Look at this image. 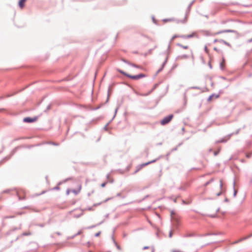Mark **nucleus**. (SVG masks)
I'll return each instance as SVG.
<instances>
[{"label": "nucleus", "mask_w": 252, "mask_h": 252, "mask_svg": "<svg viewBox=\"0 0 252 252\" xmlns=\"http://www.w3.org/2000/svg\"><path fill=\"white\" fill-rule=\"evenodd\" d=\"M96 225H92V226H89L87 228V229H91V228H94V227H95Z\"/></svg>", "instance_id": "4c0bfd02"}, {"label": "nucleus", "mask_w": 252, "mask_h": 252, "mask_svg": "<svg viewBox=\"0 0 252 252\" xmlns=\"http://www.w3.org/2000/svg\"><path fill=\"white\" fill-rule=\"evenodd\" d=\"M9 192V190H6L4 191V192L7 193Z\"/></svg>", "instance_id": "bf43d9fd"}, {"label": "nucleus", "mask_w": 252, "mask_h": 252, "mask_svg": "<svg viewBox=\"0 0 252 252\" xmlns=\"http://www.w3.org/2000/svg\"><path fill=\"white\" fill-rule=\"evenodd\" d=\"M149 164H150V162H146V163H143V164H141V167H144V166H146V165H149Z\"/></svg>", "instance_id": "cd10ccee"}, {"label": "nucleus", "mask_w": 252, "mask_h": 252, "mask_svg": "<svg viewBox=\"0 0 252 252\" xmlns=\"http://www.w3.org/2000/svg\"><path fill=\"white\" fill-rule=\"evenodd\" d=\"M117 70H118V71L119 72H120V73L124 75L125 76H126V77H127V75H129L128 74L126 73V72H124V71H123V70H122L121 69H118Z\"/></svg>", "instance_id": "2eb2a0df"}, {"label": "nucleus", "mask_w": 252, "mask_h": 252, "mask_svg": "<svg viewBox=\"0 0 252 252\" xmlns=\"http://www.w3.org/2000/svg\"><path fill=\"white\" fill-rule=\"evenodd\" d=\"M246 239H247V238H246V237H243V238H241V239H240L238 240L237 241H235L234 242H233V244H237V243H239V242H242V241L245 240H246Z\"/></svg>", "instance_id": "4468645a"}, {"label": "nucleus", "mask_w": 252, "mask_h": 252, "mask_svg": "<svg viewBox=\"0 0 252 252\" xmlns=\"http://www.w3.org/2000/svg\"><path fill=\"white\" fill-rule=\"evenodd\" d=\"M172 236V231L170 230V232H169V237L170 238H171Z\"/></svg>", "instance_id": "f704fd0d"}, {"label": "nucleus", "mask_w": 252, "mask_h": 252, "mask_svg": "<svg viewBox=\"0 0 252 252\" xmlns=\"http://www.w3.org/2000/svg\"><path fill=\"white\" fill-rule=\"evenodd\" d=\"M214 181V179L213 178H212L209 181H208V182H207L205 184H204V186L206 187L207 186H208L209 184H210L211 183H212V182H213Z\"/></svg>", "instance_id": "412c9836"}, {"label": "nucleus", "mask_w": 252, "mask_h": 252, "mask_svg": "<svg viewBox=\"0 0 252 252\" xmlns=\"http://www.w3.org/2000/svg\"><path fill=\"white\" fill-rule=\"evenodd\" d=\"M122 61L123 62H124V63H127V64H128V65H130V64L131 63H130V62H129L128 61H127L125 59H122Z\"/></svg>", "instance_id": "bb28decb"}, {"label": "nucleus", "mask_w": 252, "mask_h": 252, "mask_svg": "<svg viewBox=\"0 0 252 252\" xmlns=\"http://www.w3.org/2000/svg\"><path fill=\"white\" fill-rule=\"evenodd\" d=\"M209 67H210V68H212V65H211V64L210 63H209Z\"/></svg>", "instance_id": "5fc2aeb1"}, {"label": "nucleus", "mask_w": 252, "mask_h": 252, "mask_svg": "<svg viewBox=\"0 0 252 252\" xmlns=\"http://www.w3.org/2000/svg\"><path fill=\"white\" fill-rule=\"evenodd\" d=\"M130 65L133 66V67H136V68H141L140 66H139L138 65H136L135 64H134V63H132L130 64Z\"/></svg>", "instance_id": "a878e982"}, {"label": "nucleus", "mask_w": 252, "mask_h": 252, "mask_svg": "<svg viewBox=\"0 0 252 252\" xmlns=\"http://www.w3.org/2000/svg\"><path fill=\"white\" fill-rule=\"evenodd\" d=\"M82 231L81 230H80L77 233L75 234V235L72 236L71 238H74L75 237H76V236L78 235H80L82 233Z\"/></svg>", "instance_id": "5701e85b"}, {"label": "nucleus", "mask_w": 252, "mask_h": 252, "mask_svg": "<svg viewBox=\"0 0 252 252\" xmlns=\"http://www.w3.org/2000/svg\"><path fill=\"white\" fill-rule=\"evenodd\" d=\"M174 214V213L173 211H172L171 212V217H172V218L173 217L172 216H173V215Z\"/></svg>", "instance_id": "a18cd8bd"}, {"label": "nucleus", "mask_w": 252, "mask_h": 252, "mask_svg": "<svg viewBox=\"0 0 252 252\" xmlns=\"http://www.w3.org/2000/svg\"><path fill=\"white\" fill-rule=\"evenodd\" d=\"M56 233L57 235H61V233H60V232H57Z\"/></svg>", "instance_id": "603ef678"}, {"label": "nucleus", "mask_w": 252, "mask_h": 252, "mask_svg": "<svg viewBox=\"0 0 252 252\" xmlns=\"http://www.w3.org/2000/svg\"><path fill=\"white\" fill-rule=\"evenodd\" d=\"M193 2H194V0H193V1H192V2H191L189 4V5L188 6V8L189 9L190 8V7H191V6H192V5L193 4Z\"/></svg>", "instance_id": "7c9ffc66"}, {"label": "nucleus", "mask_w": 252, "mask_h": 252, "mask_svg": "<svg viewBox=\"0 0 252 252\" xmlns=\"http://www.w3.org/2000/svg\"><path fill=\"white\" fill-rule=\"evenodd\" d=\"M214 50H215V51H218V49H217V48H216V47H215V48H214Z\"/></svg>", "instance_id": "13d9d810"}, {"label": "nucleus", "mask_w": 252, "mask_h": 252, "mask_svg": "<svg viewBox=\"0 0 252 252\" xmlns=\"http://www.w3.org/2000/svg\"><path fill=\"white\" fill-rule=\"evenodd\" d=\"M248 42H249V43L252 42V38H251V39H249V40H248Z\"/></svg>", "instance_id": "49530a36"}, {"label": "nucleus", "mask_w": 252, "mask_h": 252, "mask_svg": "<svg viewBox=\"0 0 252 252\" xmlns=\"http://www.w3.org/2000/svg\"><path fill=\"white\" fill-rule=\"evenodd\" d=\"M167 59H168V57H167L166 58L164 62L162 64V67L158 70V71H157L158 73L160 72L162 70L163 68L164 67V66L165 65V63H166Z\"/></svg>", "instance_id": "6e6552de"}, {"label": "nucleus", "mask_w": 252, "mask_h": 252, "mask_svg": "<svg viewBox=\"0 0 252 252\" xmlns=\"http://www.w3.org/2000/svg\"><path fill=\"white\" fill-rule=\"evenodd\" d=\"M219 42L222 43L228 46L231 47V45L229 43L227 42L226 41L223 39H220Z\"/></svg>", "instance_id": "f8f14e48"}, {"label": "nucleus", "mask_w": 252, "mask_h": 252, "mask_svg": "<svg viewBox=\"0 0 252 252\" xmlns=\"http://www.w3.org/2000/svg\"><path fill=\"white\" fill-rule=\"evenodd\" d=\"M205 50L206 52H208V49H207V47L206 46L205 47Z\"/></svg>", "instance_id": "8fccbe9b"}, {"label": "nucleus", "mask_w": 252, "mask_h": 252, "mask_svg": "<svg viewBox=\"0 0 252 252\" xmlns=\"http://www.w3.org/2000/svg\"><path fill=\"white\" fill-rule=\"evenodd\" d=\"M106 184H107V182L103 183L102 184H101V186L102 188H104V187H105V186H106Z\"/></svg>", "instance_id": "473e14b6"}, {"label": "nucleus", "mask_w": 252, "mask_h": 252, "mask_svg": "<svg viewBox=\"0 0 252 252\" xmlns=\"http://www.w3.org/2000/svg\"><path fill=\"white\" fill-rule=\"evenodd\" d=\"M222 186H223V183H222V181L221 180H220V188L221 189L222 188Z\"/></svg>", "instance_id": "2f4dec72"}, {"label": "nucleus", "mask_w": 252, "mask_h": 252, "mask_svg": "<svg viewBox=\"0 0 252 252\" xmlns=\"http://www.w3.org/2000/svg\"><path fill=\"white\" fill-rule=\"evenodd\" d=\"M140 169V168H139L138 169H137L135 171V173H137L139 170Z\"/></svg>", "instance_id": "864d4df0"}, {"label": "nucleus", "mask_w": 252, "mask_h": 252, "mask_svg": "<svg viewBox=\"0 0 252 252\" xmlns=\"http://www.w3.org/2000/svg\"><path fill=\"white\" fill-rule=\"evenodd\" d=\"M251 237H252V233L251 234L248 235V236L245 237L247 238V239H248V238H250Z\"/></svg>", "instance_id": "79ce46f5"}, {"label": "nucleus", "mask_w": 252, "mask_h": 252, "mask_svg": "<svg viewBox=\"0 0 252 252\" xmlns=\"http://www.w3.org/2000/svg\"><path fill=\"white\" fill-rule=\"evenodd\" d=\"M117 70H118V71L119 72H120V73L124 75L125 76H126V77H127V75H129L128 74L126 73V72H124V71H123V70H122L121 69H118Z\"/></svg>", "instance_id": "dca6fc26"}, {"label": "nucleus", "mask_w": 252, "mask_h": 252, "mask_svg": "<svg viewBox=\"0 0 252 252\" xmlns=\"http://www.w3.org/2000/svg\"><path fill=\"white\" fill-rule=\"evenodd\" d=\"M83 215V213L81 212L80 214L74 215V217L75 218H78L80 217L81 216H82Z\"/></svg>", "instance_id": "b1692460"}, {"label": "nucleus", "mask_w": 252, "mask_h": 252, "mask_svg": "<svg viewBox=\"0 0 252 252\" xmlns=\"http://www.w3.org/2000/svg\"><path fill=\"white\" fill-rule=\"evenodd\" d=\"M219 42V40H218V39H215L214 41V42L215 43V42Z\"/></svg>", "instance_id": "3c124183"}, {"label": "nucleus", "mask_w": 252, "mask_h": 252, "mask_svg": "<svg viewBox=\"0 0 252 252\" xmlns=\"http://www.w3.org/2000/svg\"><path fill=\"white\" fill-rule=\"evenodd\" d=\"M235 31L233 30H222L218 32H215L213 34L214 35H216L217 34L222 33H226V32H234Z\"/></svg>", "instance_id": "39448f33"}, {"label": "nucleus", "mask_w": 252, "mask_h": 252, "mask_svg": "<svg viewBox=\"0 0 252 252\" xmlns=\"http://www.w3.org/2000/svg\"><path fill=\"white\" fill-rule=\"evenodd\" d=\"M26 0H20L19 1V5L20 7L23 8L24 6V3Z\"/></svg>", "instance_id": "1a4fd4ad"}, {"label": "nucleus", "mask_w": 252, "mask_h": 252, "mask_svg": "<svg viewBox=\"0 0 252 252\" xmlns=\"http://www.w3.org/2000/svg\"><path fill=\"white\" fill-rule=\"evenodd\" d=\"M213 96H214V95H213V94H212V95H210V96H209V97L208 98V100H211V99H212V98L213 97Z\"/></svg>", "instance_id": "37998d69"}, {"label": "nucleus", "mask_w": 252, "mask_h": 252, "mask_svg": "<svg viewBox=\"0 0 252 252\" xmlns=\"http://www.w3.org/2000/svg\"><path fill=\"white\" fill-rule=\"evenodd\" d=\"M109 199H110L109 198H108V199H105L103 202H99V203H95V204H94L93 206H94V207L100 205V204H101L102 203V202H106Z\"/></svg>", "instance_id": "f3484780"}, {"label": "nucleus", "mask_w": 252, "mask_h": 252, "mask_svg": "<svg viewBox=\"0 0 252 252\" xmlns=\"http://www.w3.org/2000/svg\"><path fill=\"white\" fill-rule=\"evenodd\" d=\"M189 58V56L188 55L184 54L182 55L178 56L176 58L177 60H183V59H187Z\"/></svg>", "instance_id": "423d86ee"}, {"label": "nucleus", "mask_w": 252, "mask_h": 252, "mask_svg": "<svg viewBox=\"0 0 252 252\" xmlns=\"http://www.w3.org/2000/svg\"><path fill=\"white\" fill-rule=\"evenodd\" d=\"M100 233H101V232H100V231H99V232H97V233H95V237H98V236H99V235L100 234Z\"/></svg>", "instance_id": "c9c22d12"}, {"label": "nucleus", "mask_w": 252, "mask_h": 252, "mask_svg": "<svg viewBox=\"0 0 252 252\" xmlns=\"http://www.w3.org/2000/svg\"><path fill=\"white\" fill-rule=\"evenodd\" d=\"M118 109H119V107H117V108L115 109V115H114V117H113V118L112 120L115 118V116H116V114H117V111H118Z\"/></svg>", "instance_id": "c756f323"}, {"label": "nucleus", "mask_w": 252, "mask_h": 252, "mask_svg": "<svg viewBox=\"0 0 252 252\" xmlns=\"http://www.w3.org/2000/svg\"><path fill=\"white\" fill-rule=\"evenodd\" d=\"M32 235V233L30 231L28 232H23L22 234V236H30V235Z\"/></svg>", "instance_id": "aec40b11"}, {"label": "nucleus", "mask_w": 252, "mask_h": 252, "mask_svg": "<svg viewBox=\"0 0 252 252\" xmlns=\"http://www.w3.org/2000/svg\"><path fill=\"white\" fill-rule=\"evenodd\" d=\"M173 117V115L172 114L169 115L165 117H164L161 121L160 124L161 125H165L169 123L172 119Z\"/></svg>", "instance_id": "f257e3e1"}, {"label": "nucleus", "mask_w": 252, "mask_h": 252, "mask_svg": "<svg viewBox=\"0 0 252 252\" xmlns=\"http://www.w3.org/2000/svg\"><path fill=\"white\" fill-rule=\"evenodd\" d=\"M194 234L192 233H187L184 235V237H189L194 236Z\"/></svg>", "instance_id": "6ab92c4d"}, {"label": "nucleus", "mask_w": 252, "mask_h": 252, "mask_svg": "<svg viewBox=\"0 0 252 252\" xmlns=\"http://www.w3.org/2000/svg\"><path fill=\"white\" fill-rule=\"evenodd\" d=\"M112 239H113V242L115 244V246H116L117 248L119 250H121V247L119 245H118V244L117 243V242L115 241V240L114 239L113 237H112Z\"/></svg>", "instance_id": "a211bd4d"}, {"label": "nucleus", "mask_w": 252, "mask_h": 252, "mask_svg": "<svg viewBox=\"0 0 252 252\" xmlns=\"http://www.w3.org/2000/svg\"><path fill=\"white\" fill-rule=\"evenodd\" d=\"M220 68L221 70H223L224 68V59H223L222 61L220 63Z\"/></svg>", "instance_id": "9b49d317"}, {"label": "nucleus", "mask_w": 252, "mask_h": 252, "mask_svg": "<svg viewBox=\"0 0 252 252\" xmlns=\"http://www.w3.org/2000/svg\"><path fill=\"white\" fill-rule=\"evenodd\" d=\"M224 201L226 202H227L229 201V200L228 198H226L225 199H224Z\"/></svg>", "instance_id": "de8ad7c7"}, {"label": "nucleus", "mask_w": 252, "mask_h": 252, "mask_svg": "<svg viewBox=\"0 0 252 252\" xmlns=\"http://www.w3.org/2000/svg\"><path fill=\"white\" fill-rule=\"evenodd\" d=\"M220 150L219 149L218 151L214 152V155L217 156L220 152Z\"/></svg>", "instance_id": "72a5a7b5"}, {"label": "nucleus", "mask_w": 252, "mask_h": 252, "mask_svg": "<svg viewBox=\"0 0 252 252\" xmlns=\"http://www.w3.org/2000/svg\"><path fill=\"white\" fill-rule=\"evenodd\" d=\"M178 36L183 39H187V35H178Z\"/></svg>", "instance_id": "393cba45"}, {"label": "nucleus", "mask_w": 252, "mask_h": 252, "mask_svg": "<svg viewBox=\"0 0 252 252\" xmlns=\"http://www.w3.org/2000/svg\"><path fill=\"white\" fill-rule=\"evenodd\" d=\"M73 192H74L75 194H77V191L73 190Z\"/></svg>", "instance_id": "69168bd1"}, {"label": "nucleus", "mask_w": 252, "mask_h": 252, "mask_svg": "<svg viewBox=\"0 0 252 252\" xmlns=\"http://www.w3.org/2000/svg\"><path fill=\"white\" fill-rule=\"evenodd\" d=\"M39 226L40 227H43L44 226V224H39Z\"/></svg>", "instance_id": "680f3d73"}, {"label": "nucleus", "mask_w": 252, "mask_h": 252, "mask_svg": "<svg viewBox=\"0 0 252 252\" xmlns=\"http://www.w3.org/2000/svg\"><path fill=\"white\" fill-rule=\"evenodd\" d=\"M177 46L183 48V49H188L189 48V46H185V45H183L180 43H177Z\"/></svg>", "instance_id": "9d476101"}, {"label": "nucleus", "mask_w": 252, "mask_h": 252, "mask_svg": "<svg viewBox=\"0 0 252 252\" xmlns=\"http://www.w3.org/2000/svg\"><path fill=\"white\" fill-rule=\"evenodd\" d=\"M149 248V247L148 246H145L143 248V249L144 250H146V249H148Z\"/></svg>", "instance_id": "09e8293b"}, {"label": "nucleus", "mask_w": 252, "mask_h": 252, "mask_svg": "<svg viewBox=\"0 0 252 252\" xmlns=\"http://www.w3.org/2000/svg\"><path fill=\"white\" fill-rule=\"evenodd\" d=\"M37 120V118L34 117L32 118L30 117H26L24 119L23 121L26 123H32L35 122Z\"/></svg>", "instance_id": "20e7f679"}, {"label": "nucleus", "mask_w": 252, "mask_h": 252, "mask_svg": "<svg viewBox=\"0 0 252 252\" xmlns=\"http://www.w3.org/2000/svg\"><path fill=\"white\" fill-rule=\"evenodd\" d=\"M221 193H222L221 191H220V192H219V193H218L217 194V196H220V195L221 194Z\"/></svg>", "instance_id": "c03bdc74"}, {"label": "nucleus", "mask_w": 252, "mask_h": 252, "mask_svg": "<svg viewBox=\"0 0 252 252\" xmlns=\"http://www.w3.org/2000/svg\"><path fill=\"white\" fill-rule=\"evenodd\" d=\"M109 177H110V174H107V178L108 179L109 178Z\"/></svg>", "instance_id": "052dcab7"}, {"label": "nucleus", "mask_w": 252, "mask_h": 252, "mask_svg": "<svg viewBox=\"0 0 252 252\" xmlns=\"http://www.w3.org/2000/svg\"><path fill=\"white\" fill-rule=\"evenodd\" d=\"M109 124V123H107V124L105 125V126H104V129L105 130H107V126H108Z\"/></svg>", "instance_id": "e433bc0d"}, {"label": "nucleus", "mask_w": 252, "mask_h": 252, "mask_svg": "<svg viewBox=\"0 0 252 252\" xmlns=\"http://www.w3.org/2000/svg\"><path fill=\"white\" fill-rule=\"evenodd\" d=\"M25 199V197H21V196H19V200H24V199Z\"/></svg>", "instance_id": "a19ab883"}, {"label": "nucleus", "mask_w": 252, "mask_h": 252, "mask_svg": "<svg viewBox=\"0 0 252 252\" xmlns=\"http://www.w3.org/2000/svg\"><path fill=\"white\" fill-rule=\"evenodd\" d=\"M55 189H59V187H57L55 188Z\"/></svg>", "instance_id": "774afa93"}, {"label": "nucleus", "mask_w": 252, "mask_h": 252, "mask_svg": "<svg viewBox=\"0 0 252 252\" xmlns=\"http://www.w3.org/2000/svg\"><path fill=\"white\" fill-rule=\"evenodd\" d=\"M178 35L175 34L172 37L171 39H170V40L169 41V44L168 46V49H167L168 50L170 49L171 43L173 42V41L174 40V39L175 38L178 37Z\"/></svg>", "instance_id": "0eeeda50"}, {"label": "nucleus", "mask_w": 252, "mask_h": 252, "mask_svg": "<svg viewBox=\"0 0 252 252\" xmlns=\"http://www.w3.org/2000/svg\"><path fill=\"white\" fill-rule=\"evenodd\" d=\"M157 160H158V158L156 159H154V160H153L152 161H149V162H150V164H151L152 163H154V162H156Z\"/></svg>", "instance_id": "58836bf2"}, {"label": "nucleus", "mask_w": 252, "mask_h": 252, "mask_svg": "<svg viewBox=\"0 0 252 252\" xmlns=\"http://www.w3.org/2000/svg\"><path fill=\"white\" fill-rule=\"evenodd\" d=\"M144 77H145V75L143 73H140L136 75H131L130 74L127 75V77L134 80H138Z\"/></svg>", "instance_id": "f03ea898"}, {"label": "nucleus", "mask_w": 252, "mask_h": 252, "mask_svg": "<svg viewBox=\"0 0 252 252\" xmlns=\"http://www.w3.org/2000/svg\"><path fill=\"white\" fill-rule=\"evenodd\" d=\"M239 129H238V130L236 131V134H237L239 133Z\"/></svg>", "instance_id": "0e129e2a"}, {"label": "nucleus", "mask_w": 252, "mask_h": 252, "mask_svg": "<svg viewBox=\"0 0 252 252\" xmlns=\"http://www.w3.org/2000/svg\"><path fill=\"white\" fill-rule=\"evenodd\" d=\"M110 90L109 89L108 90V94H107V100H106V102H107L109 100V96H110V92H109Z\"/></svg>", "instance_id": "c85d7f7f"}, {"label": "nucleus", "mask_w": 252, "mask_h": 252, "mask_svg": "<svg viewBox=\"0 0 252 252\" xmlns=\"http://www.w3.org/2000/svg\"><path fill=\"white\" fill-rule=\"evenodd\" d=\"M195 34V33H192L191 34L187 35V39L193 37Z\"/></svg>", "instance_id": "4be33fe9"}, {"label": "nucleus", "mask_w": 252, "mask_h": 252, "mask_svg": "<svg viewBox=\"0 0 252 252\" xmlns=\"http://www.w3.org/2000/svg\"><path fill=\"white\" fill-rule=\"evenodd\" d=\"M172 252H178L176 250H173Z\"/></svg>", "instance_id": "338daca9"}, {"label": "nucleus", "mask_w": 252, "mask_h": 252, "mask_svg": "<svg viewBox=\"0 0 252 252\" xmlns=\"http://www.w3.org/2000/svg\"><path fill=\"white\" fill-rule=\"evenodd\" d=\"M183 203L184 204H188L189 203H187L184 200L183 201Z\"/></svg>", "instance_id": "6e6d98bb"}, {"label": "nucleus", "mask_w": 252, "mask_h": 252, "mask_svg": "<svg viewBox=\"0 0 252 252\" xmlns=\"http://www.w3.org/2000/svg\"><path fill=\"white\" fill-rule=\"evenodd\" d=\"M235 184H236L235 181H234V182H233V190H234L233 196L234 197H235L236 196V194L237 193V191L235 188Z\"/></svg>", "instance_id": "ddd939ff"}, {"label": "nucleus", "mask_w": 252, "mask_h": 252, "mask_svg": "<svg viewBox=\"0 0 252 252\" xmlns=\"http://www.w3.org/2000/svg\"><path fill=\"white\" fill-rule=\"evenodd\" d=\"M103 221L99 222L98 224H97L96 225H100L101 224H102L103 223Z\"/></svg>", "instance_id": "4d7b16f0"}, {"label": "nucleus", "mask_w": 252, "mask_h": 252, "mask_svg": "<svg viewBox=\"0 0 252 252\" xmlns=\"http://www.w3.org/2000/svg\"><path fill=\"white\" fill-rule=\"evenodd\" d=\"M117 196H121V193H118L117 194Z\"/></svg>", "instance_id": "e2e57ef3"}, {"label": "nucleus", "mask_w": 252, "mask_h": 252, "mask_svg": "<svg viewBox=\"0 0 252 252\" xmlns=\"http://www.w3.org/2000/svg\"><path fill=\"white\" fill-rule=\"evenodd\" d=\"M233 134V133H231L228 135H227L226 137H225L224 138H222L220 140H218L216 141V143H225L226 142L229 138H230L231 136Z\"/></svg>", "instance_id": "7ed1b4c3"}, {"label": "nucleus", "mask_w": 252, "mask_h": 252, "mask_svg": "<svg viewBox=\"0 0 252 252\" xmlns=\"http://www.w3.org/2000/svg\"><path fill=\"white\" fill-rule=\"evenodd\" d=\"M191 88L193 89H200V88L198 87H192Z\"/></svg>", "instance_id": "ea45409f"}]
</instances>
